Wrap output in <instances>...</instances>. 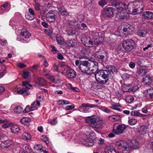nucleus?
<instances>
[{
  "label": "nucleus",
  "mask_w": 153,
  "mask_h": 153,
  "mask_svg": "<svg viewBox=\"0 0 153 153\" xmlns=\"http://www.w3.org/2000/svg\"><path fill=\"white\" fill-rule=\"evenodd\" d=\"M79 69L84 73L91 74L98 70V63L96 61H80Z\"/></svg>",
  "instance_id": "1"
},
{
  "label": "nucleus",
  "mask_w": 153,
  "mask_h": 153,
  "mask_svg": "<svg viewBox=\"0 0 153 153\" xmlns=\"http://www.w3.org/2000/svg\"><path fill=\"white\" fill-rule=\"evenodd\" d=\"M107 70H100L97 72L95 74V77L100 73V75L103 80H98V82L101 84H104L110 81V79L113 78L111 73H113L116 71V68L112 65H107L106 67Z\"/></svg>",
  "instance_id": "2"
},
{
  "label": "nucleus",
  "mask_w": 153,
  "mask_h": 153,
  "mask_svg": "<svg viewBox=\"0 0 153 153\" xmlns=\"http://www.w3.org/2000/svg\"><path fill=\"white\" fill-rule=\"evenodd\" d=\"M87 138L81 140L83 144L86 146H90L93 145L94 141L95 140L96 137L93 131H90L86 133Z\"/></svg>",
  "instance_id": "3"
},
{
  "label": "nucleus",
  "mask_w": 153,
  "mask_h": 153,
  "mask_svg": "<svg viewBox=\"0 0 153 153\" xmlns=\"http://www.w3.org/2000/svg\"><path fill=\"white\" fill-rule=\"evenodd\" d=\"M86 121L89 123L91 126L97 128H101L103 124L102 120L96 116H94L88 117L86 120Z\"/></svg>",
  "instance_id": "4"
},
{
  "label": "nucleus",
  "mask_w": 153,
  "mask_h": 153,
  "mask_svg": "<svg viewBox=\"0 0 153 153\" xmlns=\"http://www.w3.org/2000/svg\"><path fill=\"white\" fill-rule=\"evenodd\" d=\"M22 84V85L25 87L22 88L21 90L19 91L18 89L19 88L20 86H17L14 89L15 91H17V92L15 93V94L16 93L20 94H24L25 95H28L29 93H28L27 91L32 87V85L27 81L23 82Z\"/></svg>",
  "instance_id": "5"
},
{
  "label": "nucleus",
  "mask_w": 153,
  "mask_h": 153,
  "mask_svg": "<svg viewBox=\"0 0 153 153\" xmlns=\"http://www.w3.org/2000/svg\"><path fill=\"white\" fill-rule=\"evenodd\" d=\"M124 49L126 51H130L135 47V42L132 39L125 40L122 44Z\"/></svg>",
  "instance_id": "6"
},
{
  "label": "nucleus",
  "mask_w": 153,
  "mask_h": 153,
  "mask_svg": "<svg viewBox=\"0 0 153 153\" xmlns=\"http://www.w3.org/2000/svg\"><path fill=\"white\" fill-rule=\"evenodd\" d=\"M126 127L124 124L115 123L113 126V132L117 135L123 133Z\"/></svg>",
  "instance_id": "7"
},
{
  "label": "nucleus",
  "mask_w": 153,
  "mask_h": 153,
  "mask_svg": "<svg viewBox=\"0 0 153 153\" xmlns=\"http://www.w3.org/2000/svg\"><path fill=\"white\" fill-rule=\"evenodd\" d=\"M103 40L104 38L100 36L97 37V38H96V40L94 42H93L91 40H89L88 43H85V42L84 43L82 41V42L86 46L90 48L95 45L98 46L99 45L101 44L103 42Z\"/></svg>",
  "instance_id": "8"
},
{
  "label": "nucleus",
  "mask_w": 153,
  "mask_h": 153,
  "mask_svg": "<svg viewBox=\"0 0 153 153\" xmlns=\"http://www.w3.org/2000/svg\"><path fill=\"white\" fill-rule=\"evenodd\" d=\"M120 7L121 9L118 8L117 9L118 13L117 15L119 16L120 19H126L128 16V14L126 12L125 9L126 8V5L125 4H121Z\"/></svg>",
  "instance_id": "9"
},
{
  "label": "nucleus",
  "mask_w": 153,
  "mask_h": 153,
  "mask_svg": "<svg viewBox=\"0 0 153 153\" xmlns=\"http://www.w3.org/2000/svg\"><path fill=\"white\" fill-rule=\"evenodd\" d=\"M97 107V106L94 104L83 103L80 106L79 110L84 112H88L91 111L90 108Z\"/></svg>",
  "instance_id": "10"
},
{
  "label": "nucleus",
  "mask_w": 153,
  "mask_h": 153,
  "mask_svg": "<svg viewBox=\"0 0 153 153\" xmlns=\"http://www.w3.org/2000/svg\"><path fill=\"white\" fill-rule=\"evenodd\" d=\"M17 149L19 150V152H28L30 150L31 148L27 144H21L18 145L17 147Z\"/></svg>",
  "instance_id": "11"
},
{
  "label": "nucleus",
  "mask_w": 153,
  "mask_h": 153,
  "mask_svg": "<svg viewBox=\"0 0 153 153\" xmlns=\"http://www.w3.org/2000/svg\"><path fill=\"white\" fill-rule=\"evenodd\" d=\"M13 143V141L9 139L2 142L0 144V146L2 149H6Z\"/></svg>",
  "instance_id": "12"
},
{
  "label": "nucleus",
  "mask_w": 153,
  "mask_h": 153,
  "mask_svg": "<svg viewBox=\"0 0 153 153\" xmlns=\"http://www.w3.org/2000/svg\"><path fill=\"white\" fill-rule=\"evenodd\" d=\"M66 75L68 79H74L76 77V72L74 69L70 68L67 70Z\"/></svg>",
  "instance_id": "13"
},
{
  "label": "nucleus",
  "mask_w": 153,
  "mask_h": 153,
  "mask_svg": "<svg viewBox=\"0 0 153 153\" xmlns=\"http://www.w3.org/2000/svg\"><path fill=\"white\" fill-rule=\"evenodd\" d=\"M54 11L51 10L48 12L46 15L47 20L50 22H53L55 20V17Z\"/></svg>",
  "instance_id": "14"
},
{
  "label": "nucleus",
  "mask_w": 153,
  "mask_h": 153,
  "mask_svg": "<svg viewBox=\"0 0 153 153\" xmlns=\"http://www.w3.org/2000/svg\"><path fill=\"white\" fill-rule=\"evenodd\" d=\"M114 8L112 7H106L104 9L105 16L107 17H111L114 14Z\"/></svg>",
  "instance_id": "15"
},
{
  "label": "nucleus",
  "mask_w": 153,
  "mask_h": 153,
  "mask_svg": "<svg viewBox=\"0 0 153 153\" xmlns=\"http://www.w3.org/2000/svg\"><path fill=\"white\" fill-rule=\"evenodd\" d=\"M104 150L105 153H120L119 151L116 150L114 147L111 146H107Z\"/></svg>",
  "instance_id": "16"
},
{
  "label": "nucleus",
  "mask_w": 153,
  "mask_h": 153,
  "mask_svg": "<svg viewBox=\"0 0 153 153\" xmlns=\"http://www.w3.org/2000/svg\"><path fill=\"white\" fill-rule=\"evenodd\" d=\"M142 16L145 19H151L153 18V13L150 11H146L143 13Z\"/></svg>",
  "instance_id": "17"
},
{
  "label": "nucleus",
  "mask_w": 153,
  "mask_h": 153,
  "mask_svg": "<svg viewBox=\"0 0 153 153\" xmlns=\"http://www.w3.org/2000/svg\"><path fill=\"white\" fill-rule=\"evenodd\" d=\"M21 35L24 36L25 38L28 39L31 36L30 33L26 29H25L22 30Z\"/></svg>",
  "instance_id": "18"
},
{
  "label": "nucleus",
  "mask_w": 153,
  "mask_h": 153,
  "mask_svg": "<svg viewBox=\"0 0 153 153\" xmlns=\"http://www.w3.org/2000/svg\"><path fill=\"white\" fill-rule=\"evenodd\" d=\"M31 137V135L28 132H25L22 134L23 139L27 141L30 140Z\"/></svg>",
  "instance_id": "19"
},
{
  "label": "nucleus",
  "mask_w": 153,
  "mask_h": 153,
  "mask_svg": "<svg viewBox=\"0 0 153 153\" xmlns=\"http://www.w3.org/2000/svg\"><path fill=\"white\" fill-rule=\"evenodd\" d=\"M10 130L13 133L19 132L20 130L19 127L17 125H13L11 126Z\"/></svg>",
  "instance_id": "20"
},
{
  "label": "nucleus",
  "mask_w": 153,
  "mask_h": 153,
  "mask_svg": "<svg viewBox=\"0 0 153 153\" xmlns=\"http://www.w3.org/2000/svg\"><path fill=\"white\" fill-rule=\"evenodd\" d=\"M40 105V103L38 100H36V102H33L31 105V110L33 111L35 110L38 107H39Z\"/></svg>",
  "instance_id": "21"
},
{
  "label": "nucleus",
  "mask_w": 153,
  "mask_h": 153,
  "mask_svg": "<svg viewBox=\"0 0 153 153\" xmlns=\"http://www.w3.org/2000/svg\"><path fill=\"white\" fill-rule=\"evenodd\" d=\"M147 33V31L145 29H140L138 30L137 32V35L142 37H144Z\"/></svg>",
  "instance_id": "22"
},
{
  "label": "nucleus",
  "mask_w": 153,
  "mask_h": 153,
  "mask_svg": "<svg viewBox=\"0 0 153 153\" xmlns=\"http://www.w3.org/2000/svg\"><path fill=\"white\" fill-rule=\"evenodd\" d=\"M134 5L136 7H138V8H139L140 6L142 7L140 8L141 10L142 11L143 10V9L144 4L143 2L142 1H134Z\"/></svg>",
  "instance_id": "23"
},
{
  "label": "nucleus",
  "mask_w": 153,
  "mask_h": 153,
  "mask_svg": "<svg viewBox=\"0 0 153 153\" xmlns=\"http://www.w3.org/2000/svg\"><path fill=\"white\" fill-rule=\"evenodd\" d=\"M65 44L69 47L73 46L76 45V42L74 39L69 40L66 42Z\"/></svg>",
  "instance_id": "24"
},
{
  "label": "nucleus",
  "mask_w": 153,
  "mask_h": 153,
  "mask_svg": "<svg viewBox=\"0 0 153 153\" xmlns=\"http://www.w3.org/2000/svg\"><path fill=\"white\" fill-rule=\"evenodd\" d=\"M148 71L142 68H140L137 69V73L140 76H143L145 75L147 72Z\"/></svg>",
  "instance_id": "25"
},
{
  "label": "nucleus",
  "mask_w": 153,
  "mask_h": 153,
  "mask_svg": "<svg viewBox=\"0 0 153 153\" xmlns=\"http://www.w3.org/2000/svg\"><path fill=\"white\" fill-rule=\"evenodd\" d=\"M122 149L124 150L128 151L129 149V146L128 143L126 141L123 140L122 144L121 147Z\"/></svg>",
  "instance_id": "26"
},
{
  "label": "nucleus",
  "mask_w": 153,
  "mask_h": 153,
  "mask_svg": "<svg viewBox=\"0 0 153 153\" xmlns=\"http://www.w3.org/2000/svg\"><path fill=\"white\" fill-rule=\"evenodd\" d=\"M56 41L58 44L59 45H62L64 44V39L59 34H57L56 36Z\"/></svg>",
  "instance_id": "27"
},
{
  "label": "nucleus",
  "mask_w": 153,
  "mask_h": 153,
  "mask_svg": "<svg viewBox=\"0 0 153 153\" xmlns=\"http://www.w3.org/2000/svg\"><path fill=\"white\" fill-rule=\"evenodd\" d=\"M14 112L16 114H20L23 112L22 108L20 106H17L15 107L14 109Z\"/></svg>",
  "instance_id": "28"
},
{
  "label": "nucleus",
  "mask_w": 153,
  "mask_h": 153,
  "mask_svg": "<svg viewBox=\"0 0 153 153\" xmlns=\"http://www.w3.org/2000/svg\"><path fill=\"white\" fill-rule=\"evenodd\" d=\"M30 121V119L27 117H23L20 120L21 122L25 125H27Z\"/></svg>",
  "instance_id": "29"
},
{
  "label": "nucleus",
  "mask_w": 153,
  "mask_h": 153,
  "mask_svg": "<svg viewBox=\"0 0 153 153\" xmlns=\"http://www.w3.org/2000/svg\"><path fill=\"white\" fill-rule=\"evenodd\" d=\"M59 13L62 16L67 15L68 13L63 6H62L59 9Z\"/></svg>",
  "instance_id": "30"
},
{
  "label": "nucleus",
  "mask_w": 153,
  "mask_h": 153,
  "mask_svg": "<svg viewBox=\"0 0 153 153\" xmlns=\"http://www.w3.org/2000/svg\"><path fill=\"white\" fill-rule=\"evenodd\" d=\"M131 143L132 144L131 146L134 149L137 148L138 147L139 143L138 141L133 140H131Z\"/></svg>",
  "instance_id": "31"
},
{
  "label": "nucleus",
  "mask_w": 153,
  "mask_h": 153,
  "mask_svg": "<svg viewBox=\"0 0 153 153\" xmlns=\"http://www.w3.org/2000/svg\"><path fill=\"white\" fill-rule=\"evenodd\" d=\"M120 118V116L117 115H114L109 116V120L112 121H115Z\"/></svg>",
  "instance_id": "32"
},
{
  "label": "nucleus",
  "mask_w": 153,
  "mask_h": 153,
  "mask_svg": "<svg viewBox=\"0 0 153 153\" xmlns=\"http://www.w3.org/2000/svg\"><path fill=\"white\" fill-rule=\"evenodd\" d=\"M151 79L149 76H146L143 78V82L147 84H149L151 83Z\"/></svg>",
  "instance_id": "33"
},
{
  "label": "nucleus",
  "mask_w": 153,
  "mask_h": 153,
  "mask_svg": "<svg viewBox=\"0 0 153 153\" xmlns=\"http://www.w3.org/2000/svg\"><path fill=\"white\" fill-rule=\"evenodd\" d=\"M38 84L41 85H45L46 84V82L45 80L42 78H39L37 80Z\"/></svg>",
  "instance_id": "34"
},
{
  "label": "nucleus",
  "mask_w": 153,
  "mask_h": 153,
  "mask_svg": "<svg viewBox=\"0 0 153 153\" xmlns=\"http://www.w3.org/2000/svg\"><path fill=\"white\" fill-rule=\"evenodd\" d=\"M69 101L63 100H60L58 101V104L60 105H67L69 103Z\"/></svg>",
  "instance_id": "35"
},
{
  "label": "nucleus",
  "mask_w": 153,
  "mask_h": 153,
  "mask_svg": "<svg viewBox=\"0 0 153 153\" xmlns=\"http://www.w3.org/2000/svg\"><path fill=\"white\" fill-rule=\"evenodd\" d=\"M60 66L65 70L68 69L69 66L64 62H61L60 63Z\"/></svg>",
  "instance_id": "36"
},
{
  "label": "nucleus",
  "mask_w": 153,
  "mask_h": 153,
  "mask_svg": "<svg viewBox=\"0 0 153 153\" xmlns=\"http://www.w3.org/2000/svg\"><path fill=\"white\" fill-rule=\"evenodd\" d=\"M128 123L129 125H133L136 124L137 120L134 118H130L128 120Z\"/></svg>",
  "instance_id": "37"
},
{
  "label": "nucleus",
  "mask_w": 153,
  "mask_h": 153,
  "mask_svg": "<svg viewBox=\"0 0 153 153\" xmlns=\"http://www.w3.org/2000/svg\"><path fill=\"white\" fill-rule=\"evenodd\" d=\"M136 7L134 1L129 2L127 6V7L128 9L131 10L134 7Z\"/></svg>",
  "instance_id": "38"
},
{
  "label": "nucleus",
  "mask_w": 153,
  "mask_h": 153,
  "mask_svg": "<svg viewBox=\"0 0 153 153\" xmlns=\"http://www.w3.org/2000/svg\"><path fill=\"white\" fill-rule=\"evenodd\" d=\"M31 76V73L28 71H25L23 72V76L25 79L28 78Z\"/></svg>",
  "instance_id": "39"
},
{
  "label": "nucleus",
  "mask_w": 153,
  "mask_h": 153,
  "mask_svg": "<svg viewBox=\"0 0 153 153\" xmlns=\"http://www.w3.org/2000/svg\"><path fill=\"white\" fill-rule=\"evenodd\" d=\"M25 18L26 19L29 20H32L34 18V16L31 15L30 14H29L28 13H27L25 14Z\"/></svg>",
  "instance_id": "40"
},
{
  "label": "nucleus",
  "mask_w": 153,
  "mask_h": 153,
  "mask_svg": "<svg viewBox=\"0 0 153 153\" xmlns=\"http://www.w3.org/2000/svg\"><path fill=\"white\" fill-rule=\"evenodd\" d=\"M98 3L99 5L102 7L107 4L106 1L105 0H100L98 2Z\"/></svg>",
  "instance_id": "41"
},
{
  "label": "nucleus",
  "mask_w": 153,
  "mask_h": 153,
  "mask_svg": "<svg viewBox=\"0 0 153 153\" xmlns=\"http://www.w3.org/2000/svg\"><path fill=\"white\" fill-rule=\"evenodd\" d=\"M42 146L40 144H37L34 146V149L35 150L41 151L42 150Z\"/></svg>",
  "instance_id": "42"
},
{
  "label": "nucleus",
  "mask_w": 153,
  "mask_h": 153,
  "mask_svg": "<svg viewBox=\"0 0 153 153\" xmlns=\"http://www.w3.org/2000/svg\"><path fill=\"white\" fill-rule=\"evenodd\" d=\"M11 123H10L7 121L5 123H4L2 126V127L4 128H7L11 126Z\"/></svg>",
  "instance_id": "43"
},
{
  "label": "nucleus",
  "mask_w": 153,
  "mask_h": 153,
  "mask_svg": "<svg viewBox=\"0 0 153 153\" xmlns=\"http://www.w3.org/2000/svg\"><path fill=\"white\" fill-rule=\"evenodd\" d=\"M57 123V121L56 119L54 118L50 121L49 123L51 125H54L56 124Z\"/></svg>",
  "instance_id": "44"
},
{
  "label": "nucleus",
  "mask_w": 153,
  "mask_h": 153,
  "mask_svg": "<svg viewBox=\"0 0 153 153\" xmlns=\"http://www.w3.org/2000/svg\"><path fill=\"white\" fill-rule=\"evenodd\" d=\"M81 52L83 55H86L88 52L87 48H82L81 50Z\"/></svg>",
  "instance_id": "45"
},
{
  "label": "nucleus",
  "mask_w": 153,
  "mask_h": 153,
  "mask_svg": "<svg viewBox=\"0 0 153 153\" xmlns=\"http://www.w3.org/2000/svg\"><path fill=\"white\" fill-rule=\"evenodd\" d=\"M68 35H71L75 34V31L73 29H70L68 32Z\"/></svg>",
  "instance_id": "46"
},
{
  "label": "nucleus",
  "mask_w": 153,
  "mask_h": 153,
  "mask_svg": "<svg viewBox=\"0 0 153 153\" xmlns=\"http://www.w3.org/2000/svg\"><path fill=\"white\" fill-rule=\"evenodd\" d=\"M41 139L43 140L46 144H47L49 143L48 140L45 136H42Z\"/></svg>",
  "instance_id": "47"
},
{
  "label": "nucleus",
  "mask_w": 153,
  "mask_h": 153,
  "mask_svg": "<svg viewBox=\"0 0 153 153\" xmlns=\"http://www.w3.org/2000/svg\"><path fill=\"white\" fill-rule=\"evenodd\" d=\"M17 66L19 68H24L26 66V65L22 63H17Z\"/></svg>",
  "instance_id": "48"
},
{
  "label": "nucleus",
  "mask_w": 153,
  "mask_h": 153,
  "mask_svg": "<svg viewBox=\"0 0 153 153\" xmlns=\"http://www.w3.org/2000/svg\"><path fill=\"white\" fill-rule=\"evenodd\" d=\"M51 47L52 48L51 52L53 53H56L57 52V50L55 47L54 46L52 45Z\"/></svg>",
  "instance_id": "49"
},
{
  "label": "nucleus",
  "mask_w": 153,
  "mask_h": 153,
  "mask_svg": "<svg viewBox=\"0 0 153 153\" xmlns=\"http://www.w3.org/2000/svg\"><path fill=\"white\" fill-rule=\"evenodd\" d=\"M31 110V108L29 106H27L25 108V109L23 111V112H28L30 111Z\"/></svg>",
  "instance_id": "50"
},
{
  "label": "nucleus",
  "mask_w": 153,
  "mask_h": 153,
  "mask_svg": "<svg viewBox=\"0 0 153 153\" xmlns=\"http://www.w3.org/2000/svg\"><path fill=\"white\" fill-rule=\"evenodd\" d=\"M112 4V6L114 7H116L118 5V3L117 2V0H110Z\"/></svg>",
  "instance_id": "51"
},
{
  "label": "nucleus",
  "mask_w": 153,
  "mask_h": 153,
  "mask_svg": "<svg viewBox=\"0 0 153 153\" xmlns=\"http://www.w3.org/2000/svg\"><path fill=\"white\" fill-rule=\"evenodd\" d=\"M131 114L132 115L138 116L139 115V113L137 111H132L131 112Z\"/></svg>",
  "instance_id": "52"
},
{
  "label": "nucleus",
  "mask_w": 153,
  "mask_h": 153,
  "mask_svg": "<svg viewBox=\"0 0 153 153\" xmlns=\"http://www.w3.org/2000/svg\"><path fill=\"white\" fill-rule=\"evenodd\" d=\"M147 128L146 126L144 125L141 126L140 127V129L142 132H144L146 131V129Z\"/></svg>",
  "instance_id": "53"
},
{
  "label": "nucleus",
  "mask_w": 153,
  "mask_h": 153,
  "mask_svg": "<svg viewBox=\"0 0 153 153\" xmlns=\"http://www.w3.org/2000/svg\"><path fill=\"white\" fill-rule=\"evenodd\" d=\"M57 58L59 60H62L63 59V56L61 53H58Z\"/></svg>",
  "instance_id": "54"
},
{
  "label": "nucleus",
  "mask_w": 153,
  "mask_h": 153,
  "mask_svg": "<svg viewBox=\"0 0 153 153\" xmlns=\"http://www.w3.org/2000/svg\"><path fill=\"white\" fill-rule=\"evenodd\" d=\"M8 3H6L2 5L1 7V9L2 10H5V8L8 6Z\"/></svg>",
  "instance_id": "55"
},
{
  "label": "nucleus",
  "mask_w": 153,
  "mask_h": 153,
  "mask_svg": "<svg viewBox=\"0 0 153 153\" xmlns=\"http://www.w3.org/2000/svg\"><path fill=\"white\" fill-rule=\"evenodd\" d=\"M37 97L38 98V99L39 100V101H41L43 100V96L42 95H40L38 94L37 95Z\"/></svg>",
  "instance_id": "56"
},
{
  "label": "nucleus",
  "mask_w": 153,
  "mask_h": 153,
  "mask_svg": "<svg viewBox=\"0 0 153 153\" xmlns=\"http://www.w3.org/2000/svg\"><path fill=\"white\" fill-rule=\"evenodd\" d=\"M122 143L123 140H120L117 141L116 142V145L117 146H118L120 147H121V146H122Z\"/></svg>",
  "instance_id": "57"
},
{
  "label": "nucleus",
  "mask_w": 153,
  "mask_h": 153,
  "mask_svg": "<svg viewBox=\"0 0 153 153\" xmlns=\"http://www.w3.org/2000/svg\"><path fill=\"white\" fill-rule=\"evenodd\" d=\"M7 43V41L6 40L2 39L0 38V44L4 45Z\"/></svg>",
  "instance_id": "58"
},
{
  "label": "nucleus",
  "mask_w": 153,
  "mask_h": 153,
  "mask_svg": "<svg viewBox=\"0 0 153 153\" xmlns=\"http://www.w3.org/2000/svg\"><path fill=\"white\" fill-rule=\"evenodd\" d=\"M102 110L106 113H109L110 112V110L108 108L103 107L102 108Z\"/></svg>",
  "instance_id": "59"
},
{
  "label": "nucleus",
  "mask_w": 153,
  "mask_h": 153,
  "mask_svg": "<svg viewBox=\"0 0 153 153\" xmlns=\"http://www.w3.org/2000/svg\"><path fill=\"white\" fill-rule=\"evenodd\" d=\"M129 67L132 68H134L135 67V64L132 62H131L129 64Z\"/></svg>",
  "instance_id": "60"
},
{
  "label": "nucleus",
  "mask_w": 153,
  "mask_h": 153,
  "mask_svg": "<svg viewBox=\"0 0 153 153\" xmlns=\"http://www.w3.org/2000/svg\"><path fill=\"white\" fill-rule=\"evenodd\" d=\"M104 139L100 138L99 140V143L101 145H102L104 144Z\"/></svg>",
  "instance_id": "61"
},
{
  "label": "nucleus",
  "mask_w": 153,
  "mask_h": 153,
  "mask_svg": "<svg viewBox=\"0 0 153 153\" xmlns=\"http://www.w3.org/2000/svg\"><path fill=\"white\" fill-rule=\"evenodd\" d=\"M74 108V107L73 105H67L65 107V109L67 110H69L73 109Z\"/></svg>",
  "instance_id": "62"
},
{
  "label": "nucleus",
  "mask_w": 153,
  "mask_h": 153,
  "mask_svg": "<svg viewBox=\"0 0 153 153\" xmlns=\"http://www.w3.org/2000/svg\"><path fill=\"white\" fill-rule=\"evenodd\" d=\"M111 108L113 109L117 110L118 111H119L120 110L119 108L117 107V106L115 105H112Z\"/></svg>",
  "instance_id": "63"
},
{
  "label": "nucleus",
  "mask_w": 153,
  "mask_h": 153,
  "mask_svg": "<svg viewBox=\"0 0 153 153\" xmlns=\"http://www.w3.org/2000/svg\"><path fill=\"white\" fill-rule=\"evenodd\" d=\"M139 87L137 86H134L132 87L131 89V91L134 92L137 90L138 89Z\"/></svg>",
  "instance_id": "64"
}]
</instances>
